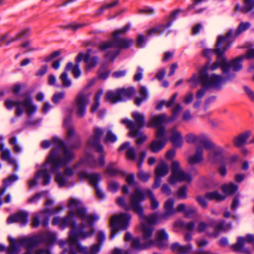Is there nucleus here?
Wrapping results in <instances>:
<instances>
[{"mask_svg": "<svg viewBox=\"0 0 254 254\" xmlns=\"http://www.w3.org/2000/svg\"><path fill=\"white\" fill-rule=\"evenodd\" d=\"M28 32V29H23L14 34L11 32H8L0 35V42L4 43L7 46L19 40L22 36L27 35Z\"/></svg>", "mask_w": 254, "mask_h": 254, "instance_id": "22", "label": "nucleus"}, {"mask_svg": "<svg viewBox=\"0 0 254 254\" xmlns=\"http://www.w3.org/2000/svg\"><path fill=\"white\" fill-rule=\"evenodd\" d=\"M231 33H229L228 34H226L225 36H222L219 35L217 37V40L216 42V48L215 49H204L202 51L203 55L206 57L207 58H210L214 53L216 54V56H217V49L218 48V43L219 42V38L220 37V46L222 48H225L227 47V45H229V47H228V49L230 47V42L229 40V35H230Z\"/></svg>", "mask_w": 254, "mask_h": 254, "instance_id": "21", "label": "nucleus"}, {"mask_svg": "<svg viewBox=\"0 0 254 254\" xmlns=\"http://www.w3.org/2000/svg\"><path fill=\"white\" fill-rule=\"evenodd\" d=\"M171 249L178 254H190L192 252V246L191 244L182 246L179 243H175L171 245Z\"/></svg>", "mask_w": 254, "mask_h": 254, "instance_id": "28", "label": "nucleus"}, {"mask_svg": "<svg viewBox=\"0 0 254 254\" xmlns=\"http://www.w3.org/2000/svg\"><path fill=\"white\" fill-rule=\"evenodd\" d=\"M196 201L198 202L199 204L201 206V207L204 209L207 206V202L206 201V198L205 196L203 197L201 196H198L196 197Z\"/></svg>", "mask_w": 254, "mask_h": 254, "instance_id": "61", "label": "nucleus"}, {"mask_svg": "<svg viewBox=\"0 0 254 254\" xmlns=\"http://www.w3.org/2000/svg\"><path fill=\"white\" fill-rule=\"evenodd\" d=\"M79 179L80 180L86 179L88 181L90 184L93 186L96 192L97 196L101 199L104 198L105 196L103 191L98 187L97 183L100 181L101 178V174L99 173H88L85 171L79 172L78 173Z\"/></svg>", "mask_w": 254, "mask_h": 254, "instance_id": "15", "label": "nucleus"}, {"mask_svg": "<svg viewBox=\"0 0 254 254\" xmlns=\"http://www.w3.org/2000/svg\"><path fill=\"white\" fill-rule=\"evenodd\" d=\"M120 97H123L121 99V101H124L130 97L134 93V89L133 88H129L128 89H119Z\"/></svg>", "mask_w": 254, "mask_h": 254, "instance_id": "44", "label": "nucleus"}, {"mask_svg": "<svg viewBox=\"0 0 254 254\" xmlns=\"http://www.w3.org/2000/svg\"><path fill=\"white\" fill-rule=\"evenodd\" d=\"M54 203V201L53 199L51 198H47L45 202L46 208L39 214H35L34 216L32 222V225L34 227H37L38 226L40 220L43 221V224L44 226L47 225L49 218L51 215L57 214L63 210L64 206L63 205H58L52 209L49 208V207L53 205Z\"/></svg>", "mask_w": 254, "mask_h": 254, "instance_id": "10", "label": "nucleus"}, {"mask_svg": "<svg viewBox=\"0 0 254 254\" xmlns=\"http://www.w3.org/2000/svg\"><path fill=\"white\" fill-rule=\"evenodd\" d=\"M21 47L25 53L31 52L36 50V48L30 41H26L23 42L21 45Z\"/></svg>", "mask_w": 254, "mask_h": 254, "instance_id": "49", "label": "nucleus"}, {"mask_svg": "<svg viewBox=\"0 0 254 254\" xmlns=\"http://www.w3.org/2000/svg\"><path fill=\"white\" fill-rule=\"evenodd\" d=\"M119 94L118 90L115 91H108L106 95L105 99L106 101L112 103L120 102L121 99H123V97H120Z\"/></svg>", "mask_w": 254, "mask_h": 254, "instance_id": "37", "label": "nucleus"}, {"mask_svg": "<svg viewBox=\"0 0 254 254\" xmlns=\"http://www.w3.org/2000/svg\"><path fill=\"white\" fill-rule=\"evenodd\" d=\"M169 172V166L164 161H161L157 166L155 173L157 177H163Z\"/></svg>", "mask_w": 254, "mask_h": 254, "instance_id": "34", "label": "nucleus"}, {"mask_svg": "<svg viewBox=\"0 0 254 254\" xmlns=\"http://www.w3.org/2000/svg\"><path fill=\"white\" fill-rule=\"evenodd\" d=\"M18 179V176L16 175H13L9 177L6 179L3 180V186L4 188H1L0 189V195H2L5 191L6 188L11 184H12L13 182L16 181Z\"/></svg>", "mask_w": 254, "mask_h": 254, "instance_id": "41", "label": "nucleus"}, {"mask_svg": "<svg viewBox=\"0 0 254 254\" xmlns=\"http://www.w3.org/2000/svg\"><path fill=\"white\" fill-rule=\"evenodd\" d=\"M64 124L66 129V140H69L76 138L77 134L74 127L71 125V119L70 118L65 119L64 120Z\"/></svg>", "mask_w": 254, "mask_h": 254, "instance_id": "32", "label": "nucleus"}, {"mask_svg": "<svg viewBox=\"0 0 254 254\" xmlns=\"http://www.w3.org/2000/svg\"><path fill=\"white\" fill-rule=\"evenodd\" d=\"M177 96H178L177 93H175L172 96L171 99L169 101H168V102H165L164 101H161L156 106V109L158 110H160L162 108V107L164 105H166L167 107H170L171 106H172V105L173 104V103L175 101L176 98H177Z\"/></svg>", "mask_w": 254, "mask_h": 254, "instance_id": "53", "label": "nucleus"}, {"mask_svg": "<svg viewBox=\"0 0 254 254\" xmlns=\"http://www.w3.org/2000/svg\"><path fill=\"white\" fill-rule=\"evenodd\" d=\"M145 195H147L150 199L151 208L153 209L157 208L159 206V202L154 196L152 191L150 190L139 188H135L131 194L129 204L125 202V199L123 197H118L117 199V203L124 209L132 210L138 215L141 219L144 240H147L151 234V229L149 227H147L146 224L148 223L151 224L157 222L159 219L160 215L153 214L148 216H145L144 215L141 202L144 199Z\"/></svg>", "mask_w": 254, "mask_h": 254, "instance_id": "4", "label": "nucleus"}, {"mask_svg": "<svg viewBox=\"0 0 254 254\" xmlns=\"http://www.w3.org/2000/svg\"><path fill=\"white\" fill-rule=\"evenodd\" d=\"M241 56L233 59L230 62L227 60L229 65H230V68L227 74V75L230 76V79H231L235 76V74L231 73L230 72L231 68L233 70L235 71H238L242 68V63L244 60V59H241Z\"/></svg>", "mask_w": 254, "mask_h": 254, "instance_id": "27", "label": "nucleus"}, {"mask_svg": "<svg viewBox=\"0 0 254 254\" xmlns=\"http://www.w3.org/2000/svg\"><path fill=\"white\" fill-rule=\"evenodd\" d=\"M191 179V175L181 168L179 161L173 160L172 162L171 175L169 180L170 184H174L181 182H190Z\"/></svg>", "mask_w": 254, "mask_h": 254, "instance_id": "13", "label": "nucleus"}, {"mask_svg": "<svg viewBox=\"0 0 254 254\" xmlns=\"http://www.w3.org/2000/svg\"><path fill=\"white\" fill-rule=\"evenodd\" d=\"M154 223H147L146 226L149 227L151 229V234L149 238L147 240H144L142 229V237L141 239L138 238H135L131 239V235L127 233L125 236V241L128 242L131 241V247L132 249L136 250H140L148 247L154 246L155 245H158L159 247H162L165 245L168 238V235L164 229L159 230L156 232V240H154L152 238V234L153 232V228L151 226Z\"/></svg>", "mask_w": 254, "mask_h": 254, "instance_id": "6", "label": "nucleus"}, {"mask_svg": "<svg viewBox=\"0 0 254 254\" xmlns=\"http://www.w3.org/2000/svg\"><path fill=\"white\" fill-rule=\"evenodd\" d=\"M103 133V131L101 129L96 128L93 137L88 141V146L94 148L99 153V156L97 159H95L90 153H86L85 157L74 166V169L67 167L64 172H60L59 170L73 159L74 155L72 152L57 137H54L52 140L43 141L41 143L43 148L46 149L52 146L53 149L45 163L41 166L36 165L37 170L33 177L28 182L29 187L33 188L41 182L44 185L49 184L51 179L50 172L55 174V181L60 187H63L67 185L69 178L73 175L74 170L77 167H103L105 163L104 159L106 153L103 146L99 143V139Z\"/></svg>", "mask_w": 254, "mask_h": 254, "instance_id": "1", "label": "nucleus"}, {"mask_svg": "<svg viewBox=\"0 0 254 254\" xmlns=\"http://www.w3.org/2000/svg\"><path fill=\"white\" fill-rule=\"evenodd\" d=\"M119 184L114 181H112L109 182L108 183V189L110 191L115 192L119 188Z\"/></svg>", "mask_w": 254, "mask_h": 254, "instance_id": "60", "label": "nucleus"}, {"mask_svg": "<svg viewBox=\"0 0 254 254\" xmlns=\"http://www.w3.org/2000/svg\"><path fill=\"white\" fill-rule=\"evenodd\" d=\"M103 93V90L102 89H99L97 92L96 93L95 98H94V102L91 106V112L92 113H97L99 116L101 117L105 113V111L104 110L100 111L98 110V108L100 105V99L101 96L102 95Z\"/></svg>", "mask_w": 254, "mask_h": 254, "instance_id": "30", "label": "nucleus"}, {"mask_svg": "<svg viewBox=\"0 0 254 254\" xmlns=\"http://www.w3.org/2000/svg\"><path fill=\"white\" fill-rule=\"evenodd\" d=\"M168 141L166 136V131L163 128H159L155 134V139L152 141L150 146L151 150L154 153L162 149Z\"/></svg>", "mask_w": 254, "mask_h": 254, "instance_id": "17", "label": "nucleus"}, {"mask_svg": "<svg viewBox=\"0 0 254 254\" xmlns=\"http://www.w3.org/2000/svg\"><path fill=\"white\" fill-rule=\"evenodd\" d=\"M175 226L176 227L184 228L189 231H192L194 228V223L193 222H190L187 223H185L181 220H178L175 223Z\"/></svg>", "mask_w": 254, "mask_h": 254, "instance_id": "46", "label": "nucleus"}, {"mask_svg": "<svg viewBox=\"0 0 254 254\" xmlns=\"http://www.w3.org/2000/svg\"><path fill=\"white\" fill-rule=\"evenodd\" d=\"M238 185L233 183L224 185L222 186V190L223 192L227 194H232L238 190Z\"/></svg>", "mask_w": 254, "mask_h": 254, "instance_id": "39", "label": "nucleus"}, {"mask_svg": "<svg viewBox=\"0 0 254 254\" xmlns=\"http://www.w3.org/2000/svg\"><path fill=\"white\" fill-rule=\"evenodd\" d=\"M176 196L181 199H184L187 198V188L183 186L180 188L176 192Z\"/></svg>", "mask_w": 254, "mask_h": 254, "instance_id": "55", "label": "nucleus"}, {"mask_svg": "<svg viewBox=\"0 0 254 254\" xmlns=\"http://www.w3.org/2000/svg\"><path fill=\"white\" fill-rule=\"evenodd\" d=\"M251 132L250 131L245 132L236 137L234 139V142L236 146L241 147L243 146L250 137Z\"/></svg>", "mask_w": 254, "mask_h": 254, "instance_id": "36", "label": "nucleus"}, {"mask_svg": "<svg viewBox=\"0 0 254 254\" xmlns=\"http://www.w3.org/2000/svg\"><path fill=\"white\" fill-rule=\"evenodd\" d=\"M28 216L27 212L20 211L16 214L9 217L7 220V223L11 224L14 222H18L21 224H25L28 221Z\"/></svg>", "mask_w": 254, "mask_h": 254, "instance_id": "26", "label": "nucleus"}, {"mask_svg": "<svg viewBox=\"0 0 254 254\" xmlns=\"http://www.w3.org/2000/svg\"><path fill=\"white\" fill-rule=\"evenodd\" d=\"M195 213H196V208L188 207L184 214L186 217L192 218Z\"/></svg>", "mask_w": 254, "mask_h": 254, "instance_id": "58", "label": "nucleus"}, {"mask_svg": "<svg viewBox=\"0 0 254 254\" xmlns=\"http://www.w3.org/2000/svg\"><path fill=\"white\" fill-rule=\"evenodd\" d=\"M143 69L138 67L137 69L136 72L134 75V79L136 81H139L142 79Z\"/></svg>", "mask_w": 254, "mask_h": 254, "instance_id": "64", "label": "nucleus"}, {"mask_svg": "<svg viewBox=\"0 0 254 254\" xmlns=\"http://www.w3.org/2000/svg\"><path fill=\"white\" fill-rule=\"evenodd\" d=\"M174 200L172 198L168 199L164 204V209L165 212L164 214L159 216V219H166L169 216L172 215L176 213L175 208L174 207Z\"/></svg>", "mask_w": 254, "mask_h": 254, "instance_id": "29", "label": "nucleus"}, {"mask_svg": "<svg viewBox=\"0 0 254 254\" xmlns=\"http://www.w3.org/2000/svg\"><path fill=\"white\" fill-rule=\"evenodd\" d=\"M182 109L183 108L180 104H177L173 109L172 116L169 118H168L164 114L153 116L150 118V121L147 124V127H154L156 128V131L161 128L165 129V128L162 126V125L175 120ZM165 130L166 131V130Z\"/></svg>", "mask_w": 254, "mask_h": 254, "instance_id": "12", "label": "nucleus"}, {"mask_svg": "<svg viewBox=\"0 0 254 254\" xmlns=\"http://www.w3.org/2000/svg\"><path fill=\"white\" fill-rule=\"evenodd\" d=\"M232 228V224L230 223H225L224 221H221L218 223L215 228V231L213 234H207L209 236L216 237L218 235V231H226L231 229Z\"/></svg>", "mask_w": 254, "mask_h": 254, "instance_id": "35", "label": "nucleus"}, {"mask_svg": "<svg viewBox=\"0 0 254 254\" xmlns=\"http://www.w3.org/2000/svg\"><path fill=\"white\" fill-rule=\"evenodd\" d=\"M213 225L212 222L209 223H206L204 221H200L198 222L195 230L199 233H201L205 231L207 229Z\"/></svg>", "mask_w": 254, "mask_h": 254, "instance_id": "48", "label": "nucleus"}, {"mask_svg": "<svg viewBox=\"0 0 254 254\" xmlns=\"http://www.w3.org/2000/svg\"><path fill=\"white\" fill-rule=\"evenodd\" d=\"M66 71L64 70L59 77L62 86L64 88H69L72 85L71 80L68 78Z\"/></svg>", "mask_w": 254, "mask_h": 254, "instance_id": "42", "label": "nucleus"}, {"mask_svg": "<svg viewBox=\"0 0 254 254\" xmlns=\"http://www.w3.org/2000/svg\"><path fill=\"white\" fill-rule=\"evenodd\" d=\"M8 239L10 245L6 250L7 254H18L22 247L27 248V252L24 254H32L34 252H35V254H51L48 249H40L35 251L34 247L42 242L48 245L53 244L57 239V234L55 232L46 231L30 238L13 239L9 237Z\"/></svg>", "mask_w": 254, "mask_h": 254, "instance_id": "5", "label": "nucleus"}, {"mask_svg": "<svg viewBox=\"0 0 254 254\" xmlns=\"http://www.w3.org/2000/svg\"><path fill=\"white\" fill-rule=\"evenodd\" d=\"M251 26V23L249 22H241L239 26H238L237 29L235 31H230L227 33L228 34L229 33H231L229 35V40L230 42V44H231L232 40H231V37H236L238 35H240L247 29H248Z\"/></svg>", "mask_w": 254, "mask_h": 254, "instance_id": "31", "label": "nucleus"}, {"mask_svg": "<svg viewBox=\"0 0 254 254\" xmlns=\"http://www.w3.org/2000/svg\"><path fill=\"white\" fill-rule=\"evenodd\" d=\"M106 132L105 137V141L106 143L114 142L117 140V136L109 128H107L105 130Z\"/></svg>", "mask_w": 254, "mask_h": 254, "instance_id": "47", "label": "nucleus"}, {"mask_svg": "<svg viewBox=\"0 0 254 254\" xmlns=\"http://www.w3.org/2000/svg\"><path fill=\"white\" fill-rule=\"evenodd\" d=\"M67 207L69 210L66 216L64 217L57 216L52 220L53 225H58L62 229L67 226L71 228L67 241H59L58 244L62 248L67 247L69 254H75V252L81 254H97L100 250L98 244L93 245L89 250L81 245L78 241L93 235L94 231L92 226L99 220V215L95 213H87L82 202L77 198H70Z\"/></svg>", "mask_w": 254, "mask_h": 254, "instance_id": "2", "label": "nucleus"}, {"mask_svg": "<svg viewBox=\"0 0 254 254\" xmlns=\"http://www.w3.org/2000/svg\"><path fill=\"white\" fill-rule=\"evenodd\" d=\"M83 60L86 64L85 71H90L97 65L98 62V58L96 56H91L89 53L86 54L80 53L76 57L77 63Z\"/></svg>", "mask_w": 254, "mask_h": 254, "instance_id": "20", "label": "nucleus"}, {"mask_svg": "<svg viewBox=\"0 0 254 254\" xmlns=\"http://www.w3.org/2000/svg\"><path fill=\"white\" fill-rule=\"evenodd\" d=\"M220 38H219L216 51L217 59L213 63H207L199 69L198 73H193L188 80L191 88H195L200 83L203 87L219 89L226 80L230 79V76L227 75L230 65L224 54L229 45L222 48L220 44Z\"/></svg>", "mask_w": 254, "mask_h": 254, "instance_id": "3", "label": "nucleus"}, {"mask_svg": "<svg viewBox=\"0 0 254 254\" xmlns=\"http://www.w3.org/2000/svg\"><path fill=\"white\" fill-rule=\"evenodd\" d=\"M129 28V25H126L124 27L115 31L111 40L101 44L100 49L104 50L112 48L120 49L129 47L132 44L133 41L129 39L121 38V36L127 31Z\"/></svg>", "mask_w": 254, "mask_h": 254, "instance_id": "9", "label": "nucleus"}, {"mask_svg": "<svg viewBox=\"0 0 254 254\" xmlns=\"http://www.w3.org/2000/svg\"><path fill=\"white\" fill-rule=\"evenodd\" d=\"M65 96L64 92H57L53 94L52 100L54 103L58 104L65 98Z\"/></svg>", "mask_w": 254, "mask_h": 254, "instance_id": "52", "label": "nucleus"}, {"mask_svg": "<svg viewBox=\"0 0 254 254\" xmlns=\"http://www.w3.org/2000/svg\"><path fill=\"white\" fill-rule=\"evenodd\" d=\"M205 198L208 200H222L225 198L223 195L219 193L217 191L209 192L205 194Z\"/></svg>", "mask_w": 254, "mask_h": 254, "instance_id": "43", "label": "nucleus"}, {"mask_svg": "<svg viewBox=\"0 0 254 254\" xmlns=\"http://www.w3.org/2000/svg\"><path fill=\"white\" fill-rule=\"evenodd\" d=\"M132 117L135 122V124L127 119H123L121 122L129 129V136L137 137L136 143L140 144L147 138V136L141 134L138 129L139 128L142 127L144 125V116L142 113L133 112L132 113Z\"/></svg>", "mask_w": 254, "mask_h": 254, "instance_id": "8", "label": "nucleus"}, {"mask_svg": "<svg viewBox=\"0 0 254 254\" xmlns=\"http://www.w3.org/2000/svg\"><path fill=\"white\" fill-rule=\"evenodd\" d=\"M106 173L110 176H114L120 174L121 170L116 167V163L111 162L107 166Z\"/></svg>", "mask_w": 254, "mask_h": 254, "instance_id": "40", "label": "nucleus"}, {"mask_svg": "<svg viewBox=\"0 0 254 254\" xmlns=\"http://www.w3.org/2000/svg\"><path fill=\"white\" fill-rule=\"evenodd\" d=\"M150 177V174L147 172H144L143 170H139L137 174V178L142 181H147Z\"/></svg>", "mask_w": 254, "mask_h": 254, "instance_id": "57", "label": "nucleus"}, {"mask_svg": "<svg viewBox=\"0 0 254 254\" xmlns=\"http://www.w3.org/2000/svg\"><path fill=\"white\" fill-rule=\"evenodd\" d=\"M254 8V0H244V6L242 7L243 12H247Z\"/></svg>", "mask_w": 254, "mask_h": 254, "instance_id": "54", "label": "nucleus"}, {"mask_svg": "<svg viewBox=\"0 0 254 254\" xmlns=\"http://www.w3.org/2000/svg\"><path fill=\"white\" fill-rule=\"evenodd\" d=\"M243 89L249 99L254 103V91L247 86H244Z\"/></svg>", "mask_w": 254, "mask_h": 254, "instance_id": "56", "label": "nucleus"}, {"mask_svg": "<svg viewBox=\"0 0 254 254\" xmlns=\"http://www.w3.org/2000/svg\"><path fill=\"white\" fill-rule=\"evenodd\" d=\"M192 119V115L191 114L190 111L187 110L185 111L182 115V120L184 122H188Z\"/></svg>", "mask_w": 254, "mask_h": 254, "instance_id": "62", "label": "nucleus"}, {"mask_svg": "<svg viewBox=\"0 0 254 254\" xmlns=\"http://www.w3.org/2000/svg\"><path fill=\"white\" fill-rule=\"evenodd\" d=\"M48 65L44 64L41 66L36 72V75L37 76H42L44 75L47 71Z\"/></svg>", "mask_w": 254, "mask_h": 254, "instance_id": "63", "label": "nucleus"}, {"mask_svg": "<svg viewBox=\"0 0 254 254\" xmlns=\"http://www.w3.org/2000/svg\"><path fill=\"white\" fill-rule=\"evenodd\" d=\"M140 95L141 97L137 98L135 100V104L137 106H139L147 98V91L144 87H140Z\"/></svg>", "mask_w": 254, "mask_h": 254, "instance_id": "50", "label": "nucleus"}, {"mask_svg": "<svg viewBox=\"0 0 254 254\" xmlns=\"http://www.w3.org/2000/svg\"><path fill=\"white\" fill-rule=\"evenodd\" d=\"M48 195L49 193L47 191H42L36 194L35 195L29 198L28 202L30 203H35L42 197H44L47 199V198H49L48 197Z\"/></svg>", "mask_w": 254, "mask_h": 254, "instance_id": "51", "label": "nucleus"}, {"mask_svg": "<svg viewBox=\"0 0 254 254\" xmlns=\"http://www.w3.org/2000/svg\"><path fill=\"white\" fill-rule=\"evenodd\" d=\"M131 216L127 213H122L113 216L110 221V238L113 239L120 231L126 230L129 225Z\"/></svg>", "mask_w": 254, "mask_h": 254, "instance_id": "11", "label": "nucleus"}, {"mask_svg": "<svg viewBox=\"0 0 254 254\" xmlns=\"http://www.w3.org/2000/svg\"><path fill=\"white\" fill-rule=\"evenodd\" d=\"M208 150L210 151L207 159L209 162L215 164L228 163L229 160L227 158V152L224 148L215 146L213 143V147Z\"/></svg>", "mask_w": 254, "mask_h": 254, "instance_id": "14", "label": "nucleus"}, {"mask_svg": "<svg viewBox=\"0 0 254 254\" xmlns=\"http://www.w3.org/2000/svg\"><path fill=\"white\" fill-rule=\"evenodd\" d=\"M65 70H71L75 78H78L81 75V71L78 64H73L72 63H68L65 66Z\"/></svg>", "mask_w": 254, "mask_h": 254, "instance_id": "38", "label": "nucleus"}, {"mask_svg": "<svg viewBox=\"0 0 254 254\" xmlns=\"http://www.w3.org/2000/svg\"><path fill=\"white\" fill-rule=\"evenodd\" d=\"M205 149L202 146H196L195 152L188 158V163L190 165L201 163L204 160L203 150Z\"/></svg>", "mask_w": 254, "mask_h": 254, "instance_id": "25", "label": "nucleus"}, {"mask_svg": "<svg viewBox=\"0 0 254 254\" xmlns=\"http://www.w3.org/2000/svg\"><path fill=\"white\" fill-rule=\"evenodd\" d=\"M247 244H251L254 246V236L251 234H248L245 237H239L236 244L232 247L233 249L238 252L247 253V251L244 248Z\"/></svg>", "mask_w": 254, "mask_h": 254, "instance_id": "24", "label": "nucleus"}, {"mask_svg": "<svg viewBox=\"0 0 254 254\" xmlns=\"http://www.w3.org/2000/svg\"><path fill=\"white\" fill-rule=\"evenodd\" d=\"M5 106L8 109L16 107L15 114L17 116H21L24 113L28 116H31L37 111V105L28 95H23L21 99L17 101L7 99L5 101Z\"/></svg>", "mask_w": 254, "mask_h": 254, "instance_id": "7", "label": "nucleus"}, {"mask_svg": "<svg viewBox=\"0 0 254 254\" xmlns=\"http://www.w3.org/2000/svg\"><path fill=\"white\" fill-rule=\"evenodd\" d=\"M169 140L175 148H180L183 144V137L177 127L170 128L168 131Z\"/></svg>", "mask_w": 254, "mask_h": 254, "instance_id": "23", "label": "nucleus"}, {"mask_svg": "<svg viewBox=\"0 0 254 254\" xmlns=\"http://www.w3.org/2000/svg\"><path fill=\"white\" fill-rule=\"evenodd\" d=\"M241 59H254V49H249L247 51L245 54L241 55Z\"/></svg>", "mask_w": 254, "mask_h": 254, "instance_id": "59", "label": "nucleus"}, {"mask_svg": "<svg viewBox=\"0 0 254 254\" xmlns=\"http://www.w3.org/2000/svg\"><path fill=\"white\" fill-rule=\"evenodd\" d=\"M118 3V0H114L112 1L104 4L102 6H101L99 9L96 10V15H100L101 14L103 11L106 9L111 8L114 7L116 5H117Z\"/></svg>", "mask_w": 254, "mask_h": 254, "instance_id": "45", "label": "nucleus"}, {"mask_svg": "<svg viewBox=\"0 0 254 254\" xmlns=\"http://www.w3.org/2000/svg\"><path fill=\"white\" fill-rule=\"evenodd\" d=\"M89 102V98L87 95L79 93L76 96L73 106V111L78 118H81L84 116L86 113V107Z\"/></svg>", "mask_w": 254, "mask_h": 254, "instance_id": "16", "label": "nucleus"}, {"mask_svg": "<svg viewBox=\"0 0 254 254\" xmlns=\"http://www.w3.org/2000/svg\"><path fill=\"white\" fill-rule=\"evenodd\" d=\"M185 139L189 143L195 144L197 146H202L205 149H209L213 146V143L207 139L204 135L188 133L185 136Z\"/></svg>", "mask_w": 254, "mask_h": 254, "instance_id": "18", "label": "nucleus"}, {"mask_svg": "<svg viewBox=\"0 0 254 254\" xmlns=\"http://www.w3.org/2000/svg\"><path fill=\"white\" fill-rule=\"evenodd\" d=\"M124 150H126V154L127 159L135 160L136 156L134 148L130 145L129 142H125L119 148L120 151Z\"/></svg>", "mask_w": 254, "mask_h": 254, "instance_id": "33", "label": "nucleus"}, {"mask_svg": "<svg viewBox=\"0 0 254 254\" xmlns=\"http://www.w3.org/2000/svg\"><path fill=\"white\" fill-rule=\"evenodd\" d=\"M181 12L182 10L180 9L173 11L169 17L170 20L152 27L148 31V35L150 36L159 35L167 31L171 25V20L175 19Z\"/></svg>", "mask_w": 254, "mask_h": 254, "instance_id": "19", "label": "nucleus"}]
</instances>
